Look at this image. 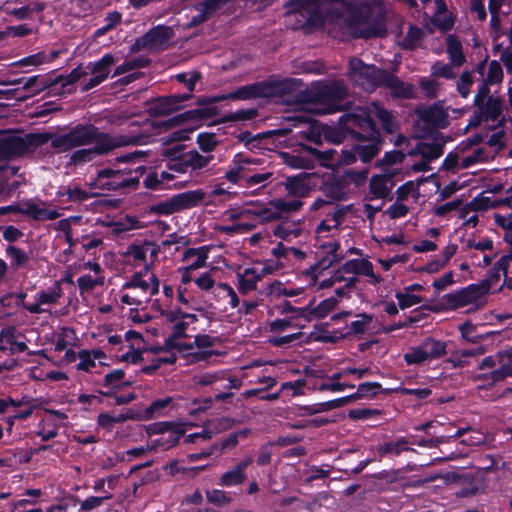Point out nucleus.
<instances>
[{"mask_svg": "<svg viewBox=\"0 0 512 512\" xmlns=\"http://www.w3.org/2000/svg\"><path fill=\"white\" fill-rule=\"evenodd\" d=\"M62 296V289L59 284L39 291L33 302L23 303V307L31 314H41L49 312V307L56 304Z\"/></svg>", "mask_w": 512, "mask_h": 512, "instance_id": "14", "label": "nucleus"}, {"mask_svg": "<svg viewBox=\"0 0 512 512\" xmlns=\"http://www.w3.org/2000/svg\"><path fill=\"white\" fill-rule=\"evenodd\" d=\"M422 39V31L418 27H410L405 38L400 44L406 49H414L419 46Z\"/></svg>", "mask_w": 512, "mask_h": 512, "instance_id": "57", "label": "nucleus"}, {"mask_svg": "<svg viewBox=\"0 0 512 512\" xmlns=\"http://www.w3.org/2000/svg\"><path fill=\"white\" fill-rule=\"evenodd\" d=\"M512 262V253L502 256L495 264L497 272L502 271L505 275L504 284L512 289V276L508 275L509 265Z\"/></svg>", "mask_w": 512, "mask_h": 512, "instance_id": "60", "label": "nucleus"}, {"mask_svg": "<svg viewBox=\"0 0 512 512\" xmlns=\"http://www.w3.org/2000/svg\"><path fill=\"white\" fill-rule=\"evenodd\" d=\"M493 221L496 227L503 231V239L510 246V253H512V212L497 211L493 214Z\"/></svg>", "mask_w": 512, "mask_h": 512, "instance_id": "37", "label": "nucleus"}, {"mask_svg": "<svg viewBox=\"0 0 512 512\" xmlns=\"http://www.w3.org/2000/svg\"><path fill=\"white\" fill-rule=\"evenodd\" d=\"M209 252L210 247L208 246L187 248L183 252L182 261L186 263L185 266L194 271L207 266Z\"/></svg>", "mask_w": 512, "mask_h": 512, "instance_id": "26", "label": "nucleus"}, {"mask_svg": "<svg viewBox=\"0 0 512 512\" xmlns=\"http://www.w3.org/2000/svg\"><path fill=\"white\" fill-rule=\"evenodd\" d=\"M166 319L171 323V336L167 341V345L175 350V343H182L178 341L180 338L190 337L193 332L198 330L199 319L196 314L185 313L177 310H168L163 312Z\"/></svg>", "mask_w": 512, "mask_h": 512, "instance_id": "7", "label": "nucleus"}, {"mask_svg": "<svg viewBox=\"0 0 512 512\" xmlns=\"http://www.w3.org/2000/svg\"><path fill=\"white\" fill-rule=\"evenodd\" d=\"M173 37V30L167 26H157L147 32L144 41L151 47L165 45Z\"/></svg>", "mask_w": 512, "mask_h": 512, "instance_id": "38", "label": "nucleus"}, {"mask_svg": "<svg viewBox=\"0 0 512 512\" xmlns=\"http://www.w3.org/2000/svg\"><path fill=\"white\" fill-rule=\"evenodd\" d=\"M447 52H448L451 62L454 65L460 66L464 63L465 56L462 51V45L452 35L448 36V38H447Z\"/></svg>", "mask_w": 512, "mask_h": 512, "instance_id": "44", "label": "nucleus"}, {"mask_svg": "<svg viewBox=\"0 0 512 512\" xmlns=\"http://www.w3.org/2000/svg\"><path fill=\"white\" fill-rule=\"evenodd\" d=\"M483 152L480 149H475L469 155H461V156H453L449 155L445 160V165L449 168L460 166L462 168H467L472 166L473 164L480 162L482 160Z\"/></svg>", "mask_w": 512, "mask_h": 512, "instance_id": "39", "label": "nucleus"}, {"mask_svg": "<svg viewBox=\"0 0 512 512\" xmlns=\"http://www.w3.org/2000/svg\"><path fill=\"white\" fill-rule=\"evenodd\" d=\"M182 99L178 96L162 97L153 101L148 108L150 115L158 117L172 113Z\"/></svg>", "mask_w": 512, "mask_h": 512, "instance_id": "36", "label": "nucleus"}, {"mask_svg": "<svg viewBox=\"0 0 512 512\" xmlns=\"http://www.w3.org/2000/svg\"><path fill=\"white\" fill-rule=\"evenodd\" d=\"M303 321L301 316L271 321L269 331L273 335L269 336V343L277 347H286L295 342H301L303 337L301 330L305 327Z\"/></svg>", "mask_w": 512, "mask_h": 512, "instance_id": "6", "label": "nucleus"}, {"mask_svg": "<svg viewBox=\"0 0 512 512\" xmlns=\"http://www.w3.org/2000/svg\"><path fill=\"white\" fill-rule=\"evenodd\" d=\"M117 301L123 306H129L130 310L133 311L139 308L143 309L151 299L129 279L119 290Z\"/></svg>", "mask_w": 512, "mask_h": 512, "instance_id": "16", "label": "nucleus"}, {"mask_svg": "<svg viewBox=\"0 0 512 512\" xmlns=\"http://www.w3.org/2000/svg\"><path fill=\"white\" fill-rule=\"evenodd\" d=\"M330 3L320 0H291L288 18L297 14H308L305 24L320 27L333 37L370 38L379 34L377 21L382 15L380 0L366 2L360 9V15L351 14L344 17L336 8H329ZM304 23H299V26Z\"/></svg>", "mask_w": 512, "mask_h": 512, "instance_id": "1", "label": "nucleus"}, {"mask_svg": "<svg viewBox=\"0 0 512 512\" xmlns=\"http://www.w3.org/2000/svg\"><path fill=\"white\" fill-rule=\"evenodd\" d=\"M75 342V334L72 329L64 328L59 334L57 341L55 343V351L61 352L66 350L74 345Z\"/></svg>", "mask_w": 512, "mask_h": 512, "instance_id": "55", "label": "nucleus"}, {"mask_svg": "<svg viewBox=\"0 0 512 512\" xmlns=\"http://www.w3.org/2000/svg\"><path fill=\"white\" fill-rule=\"evenodd\" d=\"M361 132L356 133V138L369 139L372 142L365 145H356V151L363 162L370 161L380 150L378 139L379 132L375 129V137L369 135L367 128H360Z\"/></svg>", "mask_w": 512, "mask_h": 512, "instance_id": "25", "label": "nucleus"}, {"mask_svg": "<svg viewBox=\"0 0 512 512\" xmlns=\"http://www.w3.org/2000/svg\"><path fill=\"white\" fill-rule=\"evenodd\" d=\"M407 445L408 443L404 439H400L395 442H388L378 447V453L380 456L398 455L402 451L408 450Z\"/></svg>", "mask_w": 512, "mask_h": 512, "instance_id": "52", "label": "nucleus"}, {"mask_svg": "<svg viewBox=\"0 0 512 512\" xmlns=\"http://www.w3.org/2000/svg\"><path fill=\"white\" fill-rule=\"evenodd\" d=\"M306 383L304 380L299 379L295 381H288L281 384V391L286 392L288 396L294 397L304 393Z\"/></svg>", "mask_w": 512, "mask_h": 512, "instance_id": "61", "label": "nucleus"}, {"mask_svg": "<svg viewBox=\"0 0 512 512\" xmlns=\"http://www.w3.org/2000/svg\"><path fill=\"white\" fill-rule=\"evenodd\" d=\"M19 211L38 221L54 220L60 216L56 209L47 208L44 203L31 200L23 202Z\"/></svg>", "mask_w": 512, "mask_h": 512, "instance_id": "24", "label": "nucleus"}, {"mask_svg": "<svg viewBox=\"0 0 512 512\" xmlns=\"http://www.w3.org/2000/svg\"><path fill=\"white\" fill-rule=\"evenodd\" d=\"M130 280L133 281V283L137 285V287H139L150 299L159 292L160 281L150 268H143L142 270L135 272L131 276Z\"/></svg>", "mask_w": 512, "mask_h": 512, "instance_id": "21", "label": "nucleus"}, {"mask_svg": "<svg viewBox=\"0 0 512 512\" xmlns=\"http://www.w3.org/2000/svg\"><path fill=\"white\" fill-rule=\"evenodd\" d=\"M138 415L131 409H127L123 412L111 411L103 412L98 415V425L106 430H111L117 423L125 422L126 420L136 419Z\"/></svg>", "mask_w": 512, "mask_h": 512, "instance_id": "31", "label": "nucleus"}, {"mask_svg": "<svg viewBox=\"0 0 512 512\" xmlns=\"http://www.w3.org/2000/svg\"><path fill=\"white\" fill-rule=\"evenodd\" d=\"M376 118L380 121L384 130L392 132L394 123L391 114L380 107L376 103H371L365 108H356L353 112L347 113L339 118V127L333 128L330 126H323L322 132L325 138L332 143H340L345 138L346 133H351L356 136V128H367L369 135L375 137V124L373 119Z\"/></svg>", "mask_w": 512, "mask_h": 512, "instance_id": "5", "label": "nucleus"}, {"mask_svg": "<svg viewBox=\"0 0 512 512\" xmlns=\"http://www.w3.org/2000/svg\"><path fill=\"white\" fill-rule=\"evenodd\" d=\"M259 164V161L254 158L245 157L242 154L235 155L232 164L229 166L225 173V178L231 183H238L240 180H245L248 177L249 165Z\"/></svg>", "mask_w": 512, "mask_h": 512, "instance_id": "22", "label": "nucleus"}, {"mask_svg": "<svg viewBox=\"0 0 512 512\" xmlns=\"http://www.w3.org/2000/svg\"><path fill=\"white\" fill-rule=\"evenodd\" d=\"M113 497L111 493H105L101 496H90L84 499L80 503L81 511H89L100 507L105 500H109Z\"/></svg>", "mask_w": 512, "mask_h": 512, "instance_id": "58", "label": "nucleus"}, {"mask_svg": "<svg viewBox=\"0 0 512 512\" xmlns=\"http://www.w3.org/2000/svg\"><path fill=\"white\" fill-rule=\"evenodd\" d=\"M497 256V251L495 248H492V250H487L486 252L481 253H473L471 255L472 264L479 266V267H487L489 266L494 258Z\"/></svg>", "mask_w": 512, "mask_h": 512, "instance_id": "59", "label": "nucleus"}, {"mask_svg": "<svg viewBox=\"0 0 512 512\" xmlns=\"http://www.w3.org/2000/svg\"><path fill=\"white\" fill-rule=\"evenodd\" d=\"M483 289L476 284L445 294L440 301L445 310H457L467 306H477L482 300Z\"/></svg>", "mask_w": 512, "mask_h": 512, "instance_id": "10", "label": "nucleus"}, {"mask_svg": "<svg viewBox=\"0 0 512 512\" xmlns=\"http://www.w3.org/2000/svg\"><path fill=\"white\" fill-rule=\"evenodd\" d=\"M466 247L475 251L474 253L478 254L481 252H486L487 250H492V248H494V242L489 237H474L467 240Z\"/></svg>", "mask_w": 512, "mask_h": 512, "instance_id": "53", "label": "nucleus"}, {"mask_svg": "<svg viewBox=\"0 0 512 512\" xmlns=\"http://www.w3.org/2000/svg\"><path fill=\"white\" fill-rule=\"evenodd\" d=\"M480 369H493L490 373V379L493 383L501 381L507 376H512L510 357L506 353H498L484 358L480 364Z\"/></svg>", "mask_w": 512, "mask_h": 512, "instance_id": "17", "label": "nucleus"}, {"mask_svg": "<svg viewBox=\"0 0 512 512\" xmlns=\"http://www.w3.org/2000/svg\"><path fill=\"white\" fill-rule=\"evenodd\" d=\"M402 200H397L395 203L390 205L385 213L391 218V219H399L402 217H405L408 212L409 208L405 204L401 202Z\"/></svg>", "mask_w": 512, "mask_h": 512, "instance_id": "64", "label": "nucleus"}, {"mask_svg": "<svg viewBox=\"0 0 512 512\" xmlns=\"http://www.w3.org/2000/svg\"><path fill=\"white\" fill-rule=\"evenodd\" d=\"M146 156L144 151H135L117 158L121 163H127L130 167L123 169H102L97 177L88 182L87 189L77 185H71L67 188L66 194L71 201H84L91 196L97 195L104 190H117L119 188L134 186L139 178L144 174L146 167L143 158Z\"/></svg>", "mask_w": 512, "mask_h": 512, "instance_id": "4", "label": "nucleus"}, {"mask_svg": "<svg viewBox=\"0 0 512 512\" xmlns=\"http://www.w3.org/2000/svg\"><path fill=\"white\" fill-rule=\"evenodd\" d=\"M184 115L172 117L166 120L153 119L144 124L145 129L142 133L136 135L110 136L108 134H99L93 126H82L71 130L70 132L56 136L52 139V146L60 151H66L76 146L94 143L93 149H80L73 153L71 160L74 163L86 162L93 159L96 154H104L112 149L127 146L130 144L142 143L148 135L145 133L148 128L158 131H168L176 128L182 121Z\"/></svg>", "mask_w": 512, "mask_h": 512, "instance_id": "2", "label": "nucleus"}, {"mask_svg": "<svg viewBox=\"0 0 512 512\" xmlns=\"http://www.w3.org/2000/svg\"><path fill=\"white\" fill-rule=\"evenodd\" d=\"M275 92L274 82H261L245 85L234 92L220 96L218 100H248L258 97H269Z\"/></svg>", "mask_w": 512, "mask_h": 512, "instance_id": "15", "label": "nucleus"}, {"mask_svg": "<svg viewBox=\"0 0 512 512\" xmlns=\"http://www.w3.org/2000/svg\"><path fill=\"white\" fill-rule=\"evenodd\" d=\"M447 352V343L434 338H426L421 344L412 346L403 358L408 365H420L437 360Z\"/></svg>", "mask_w": 512, "mask_h": 512, "instance_id": "9", "label": "nucleus"}, {"mask_svg": "<svg viewBox=\"0 0 512 512\" xmlns=\"http://www.w3.org/2000/svg\"><path fill=\"white\" fill-rule=\"evenodd\" d=\"M223 380H229L228 373L224 370L204 372L196 376V383L202 386L212 385Z\"/></svg>", "mask_w": 512, "mask_h": 512, "instance_id": "48", "label": "nucleus"}, {"mask_svg": "<svg viewBox=\"0 0 512 512\" xmlns=\"http://www.w3.org/2000/svg\"><path fill=\"white\" fill-rule=\"evenodd\" d=\"M226 0H204L196 6L198 14L192 17L191 25L202 23L208 15L216 11Z\"/></svg>", "mask_w": 512, "mask_h": 512, "instance_id": "40", "label": "nucleus"}, {"mask_svg": "<svg viewBox=\"0 0 512 512\" xmlns=\"http://www.w3.org/2000/svg\"><path fill=\"white\" fill-rule=\"evenodd\" d=\"M357 319L352 321L349 325V333L362 334L365 333L371 325L372 316L362 313L356 316Z\"/></svg>", "mask_w": 512, "mask_h": 512, "instance_id": "54", "label": "nucleus"}, {"mask_svg": "<svg viewBox=\"0 0 512 512\" xmlns=\"http://www.w3.org/2000/svg\"><path fill=\"white\" fill-rule=\"evenodd\" d=\"M423 118L430 121L433 125L441 127L445 121V115L443 111L436 107H431L423 112Z\"/></svg>", "mask_w": 512, "mask_h": 512, "instance_id": "62", "label": "nucleus"}, {"mask_svg": "<svg viewBox=\"0 0 512 512\" xmlns=\"http://www.w3.org/2000/svg\"><path fill=\"white\" fill-rule=\"evenodd\" d=\"M502 79L503 72L500 63L497 61H492L488 66V73L482 86L487 87V84H499Z\"/></svg>", "mask_w": 512, "mask_h": 512, "instance_id": "56", "label": "nucleus"}, {"mask_svg": "<svg viewBox=\"0 0 512 512\" xmlns=\"http://www.w3.org/2000/svg\"><path fill=\"white\" fill-rule=\"evenodd\" d=\"M349 78L355 84L367 91H372L382 86L387 72L377 69L372 65H366L362 60L354 58L349 62Z\"/></svg>", "mask_w": 512, "mask_h": 512, "instance_id": "8", "label": "nucleus"}, {"mask_svg": "<svg viewBox=\"0 0 512 512\" xmlns=\"http://www.w3.org/2000/svg\"><path fill=\"white\" fill-rule=\"evenodd\" d=\"M425 14H432V23L440 30L445 31L453 26L451 15L446 10L444 0H421Z\"/></svg>", "mask_w": 512, "mask_h": 512, "instance_id": "19", "label": "nucleus"}, {"mask_svg": "<svg viewBox=\"0 0 512 512\" xmlns=\"http://www.w3.org/2000/svg\"><path fill=\"white\" fill-rule=\"evenodd\" d=\"M6 255L10 258L11 266L15 269L22 267L29 260V257L25 251L13 245H9L6 248Z\"/></svg>", "mask_w": 512, "mask_h": 512, "instance_id": "51", "label": "nucleus"}, {"mask_svg": "<svg viewBox=\"0 0 512 512\" xmlns=\"http://www.w3.org/2000/svg\"><path fill=\"white\" fill-rule=\"evenodd\" d=\"M272 266L266 263H255L237 274L238 289L246 294L256 290L258 282L266 275L272 273Z\"/></svg>", "mask_w": 512, "mask_h": 512, "instance_id": "13", "label": "nucleus"}, {"mask_svg": "<svg viewBox=\"0 0 512 512\" xmlns=\"http://www.w3.org/2000/svg\"><path fill=\"white\" fill-rule=\"evenodd\" d=\"M395 175L394 170H388L386 171V174L383 175H374L370 179V194L375 199H382L385 198L390 190L391 185L389 184L390 178Z\"/></svg>", "mask_w": 512, "mask_h": 512, "instance_id": "30", "label": "nucleus"}, {"mask_svg": "<svg viewBox=\"0 0 512 512\" xmlns=\"http://www.w3.org/2000/svg\"><path fill=\"white\" fill-rule=\"evenodd\" d=\"M253 462L252 457H246L239 464H237L233 469L225 472L220 479V485L231 487L238 484H241L246 479V468L251 465Z\"/></svg>", "mask_w": 512, "mask_h": 512, "instance_id": "28", "label": "nucleus"}, {"mask_svg": "<svg viewBox=\"0 0 512 512\" xmlns=\"http://www.w3.org/2000/svg\"><path fill=\"white\" fill-rule=\"evenodd\" d=\"M195 284H178L177 286V302L186 308L194 309L196 311L201 310L198 296L195 291Z\"/></svg>", "mask_w": 512, "mask_h": 512, "instance_id": "32", "label": "nucleus"}, {"mask_svg": "<svg viewBox=\"0 0 512 512\" xmlns=\"http://www.w3.org/2000/svg\"><path fill=\"white\" fill-rule=\"evenodd\" d=\"M466 432H469V436L462 439V443L469 445V446H477L485 441V437L482 432L473 430L471 428H461L458 429L453 436H449L448 440L451 438H459L463 437Z\"/></svg>", "mask_w": 512, "mask_h": 512, "instance_id": "45", "label": "nucleus"}, {"mask_svg": "<svg viewBox=\"0 0 512 512\" xmlns=\"http://www.w3.org/2000/svg\"><path fill=\"white\" fill-rule=\"evenodd\" d=\"M21 335L13 327H5L0 331V351L9 354L21 353L27 345L21 340Z\"/></svg>", "mask_w": 512, "mask_h": 512, "instance_id": "23", "label": "nucleus"}, {"mask_svg": "<svg viewBox=\"0 0 512 512\" xmlns=\"http://www.w3.org/2000/svg\"><path fill=\"white\" fill-rule=\"evenodd\" d=\"M184 158L186 165L193 170L204 168L211 160V157L201 155L197 151H190L186 153Z\"/></svg>", "mask_w": 512, "mask_h": 512, "instance_id": "50", "label": "nucleus"}, {"mask_svg": "<svg viewBox=\"0 0 512 512\" xmlns=\"http://www.w3.org/2000/svg\"><path fill=\"white\" fill-rule=\"evenodd\" d=\"M194 284L203 292H209L215 286V280L210 272H203L194 279Z\"/></svg>", "mask_w": 512, "mask_h": 512, "instance_id": "63", "label": "nucleus"}, {"mask_svg": "<svg viewBox=\"0 0 512 512\" xmlns=\"http://www.w3.org/2000/svg\"><path fill=\"white\" fill-rule=\"evenodd\" d=\"M23 152V142L17 138L2 140L0 142V156L5 158L17 157Z\"/></svg>", "mask_w": 512, "mask_h": 512, "instance_id": "43", "label": "nucleus"}, {"mask_svg": "<svg viewBox=\"0 0 512 512\" xmlns=\"http://www.w3.org/2000/svg\"><path fill=\"white\" fill-rule=\"evenodd\" d=\"M395 297L398 300L401 309L410 308L423 302V298L421 296L406 288H404L403 291L397 292Z\"/></svg>", "mask_w": 512, "mask_h": 512, "instance_id": "47", "label": "nucleus"}, {"mask_svg": "<svg viewBox=\"0 0 512 512\" xmlns=\"http://www.w3.org/2000/svg\"><path fill=\"white\" fill-rule=\"evenodd\" d=\"M178 358L181 357L177 353V350H174V352H168L159 349L155 352H149L148 359L151 360V365L144 366L143 371L145 373H151L152 371L160 368L163 364H173Z\"/></svg>", "mask_w": 512, "mask_h": 512, "instance_id": "34", "label": "nucleus"}, {"mask_svg": "<svg viewBox=\"0 0 512 512\" xmlns=\"http://www.w3.org/2000/svg\"><path fill=\"white\" fill-rule=\"evenodd\" d=\"M114 62V57L111 54H105L97 62L90 63L87 68L90 69L92 77L85 84V90L92 89L105 81Z\"/></svg>", "mask_w": 512, "mask_h": 512, "instance_id": "20", "label": "nucleus"}, {"mask_svg": "<svg viewBox=\"0 0 512 512\" xmlns=\"http://www.w3.org/2000/svg\"><path fill=\"white\" fill-rule=\"evenodd\" d=\"M152 257L156 254L155 249L151 245H134L129 248L128 256L135 262V265H143V268H149L147 256Z\"/></svg>", "mask_w": 512, "mask_h": 512, "instance_id": "41", "label": "nucleus"}, {"mask_svg": "<svg viewBox=\"0 0 512 512\" xmlns=\"http://www.w3.org/2000/svg\"><path fill=\"white\" fill-rule=\"evenodd\" d=\"M219 431L220 428L218 427V424L215 421H210L202 428L201 431L187 435L186 441L191 443L197 442L198 440L206 441L210 439L213 434H216Z\"/></svg>", "mask_w": 512, "mask_h": 512, "instance_id": "46", "label": "nucleus"}, {"mask_svg": "<svg viewBox=\"0 0 512 512\" xmlns=\"http://www.w3.org/2000/svg\"><path fill=\"white\" fill-rule=\"evenodd\" d=\"M218 296L226 300L231 308L237 309L239 313H242V307H240V300L236 291L226 283H218L216 285Z\"/></svg>", "mask_w": 512, "mask_h": 512, "instance_id": "42", "label": "nucleus"}, {"mask_svg": "<svg viewBox=\"0 0 512 512\" xmlns=\"http://www.w3.org/2000/svg\"><path fill=\"white\" fill-rule=\"evenodd\" d=\"M79 363L77 364V369L90 372L94 368H96L97 363L104 364L103 359H105V354L99 350H81L78 354Z\"/></svg>", "mask_w": 512, "mask_h": 512, "instance_id": "33", "label": "nucleus"}, {"mask_svg": "<svg viewBox=\"0 0 512 512\" xmlns=\"http://www.w3.org/2000/svg\"><path fill=\"white\" fill-rule=\"evenodd\" d=\"M488 94V88L481 86L474 102L482 118L497 121L502 113V102L497 98L488 97Z\"/></svg>", "mask_w": 512, "mask_h": 512, "instance_id": "18", "label": "nucleus"}, {"mask_svg": "<svg viewBox=\"0 0 512 512\" xmlns=\"http://www.w3.org/2000/svg\"><path fill=\"white\" fill-rule=\"evenodd\" d=\"M216 341V337L198 334L195 336L193 343H175L174 346L181 358L186 359L187 362H197L206 360L214 354L213 351H206L205 349L213 347Z\"/></svg>", "mask_w": 512, "mask_h": 512, "instance_id": "11", "label": "nucleus"}, {"mask_svg": "<svg viewBox=\"0 0 512 512\" xmlns=\"http://www.w3.org/2000/svg\"><path fill=\"white\" fill-rule=\"evenodd\" d=\"M342 270L349 274H361L371 279V282L378 283L380 278L375 275L373 265L367 259H352L344 263Z\"/></svg>", "mask_w": 512, "mask_h": 512, "instance_id": "29", "label": "nucleus"}, {"mask_svg": "<svg viewBox=\"0 0 512 512\" xmlns=\"http://www.w3.org/2000/svg\"><path fill=\"white\" fill-rule=\"evenodd\" d=\"M381 87L389 89L394 97L413 98L416 92V88L413 84L404 83L390 73H387L386 77H384V82Z\"/></svg>", "mask_w": 512, "mask_h": 512, "instance_id": "27", "label": "nucleus"}, {"mask_svg": "<svg viewBox=\"0 0 512 512\" xmlns=\"http://www.w3.org/2000/svg\"><path fill=\"white\" fill-rule=\"evenodd\" d=\"M77 283L82 292L89 291L97 285H102L104 283V276L102 274H94L89 272L80 276L77 279Z\"/></svg>", "mask_w": 512, "mask_h": 512, "instance_id": "49", "label": "nucleus"}, {"mask_svg": "<svg viewBox=\"0 0 512 512\" xmlns=\"http://www.w3.org/2000/svg\"><path fill=\"white\" fill-rule=\"evenodd\" d=\"M204 197L205 193L201 189L185 191L160 202L156 206V211L164 215L173 214L184 209L195 207Z\"/></svg>", "mask_w": 512, "mask_h": 512, "instance_id": "12", "label": "nucleus"}, {"mask_svg": "<svg viewBox=\"0 0 512 512\" xmlns=\"http://www.w3.org/2000/svg\"><path fill=\"white\" fill-rule=\"evenodd\" d=\"M307 179V176L288 178L285 183L288 195L297 198L305 197L310 189ZM301 206L300 199L291 201L274 199L269 206L251 205L241 209L238 213H229L228 217L236 220V222L233 225L222 226L221 230L230 234L248 232L255 228L258 223L278 219L281 213L298 210Z\"/></svg>", "mask_w": 512, "mask_h": 512, "instance_id": "3", "label": "nucleus"}, {"mask_svg": "<svg viewBox=\"0 0 512 512\" xmlns=\"http://www.w3.org/2000/svg\"><path fill=\"white\" fill-rule=\"evenodd\" d=\"M349 398H354V396H346L331 401L316 403L308 406H302L298 409V414L301 416H307L329 411L346 404Z\"/></svg>", "mask_w": 512, "mask_h": 512, "instance_id": "35", "label": "nucleus"}]
</instances>
